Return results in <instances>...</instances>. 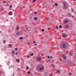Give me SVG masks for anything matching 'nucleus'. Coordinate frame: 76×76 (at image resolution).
Returning a JSON list of instances; mask_svg holds the SVG:
<instances>
[{
	"label": "nucleus",
	"instance_id": "nucleus-42",
	"mask_svg": "<svg viewBox=\"0 0 76 76\" xmlns=\"http://www.w3.org/2000/svg\"><path fill=\"white\" fill-rule=\"evenodd\" d=\"M14 75H15V74L14 73V74H13V75H12V76H14Z\"/></svg>",
	"mask_w": 76,
	"mask_h": 76
},
{
	"label": "nucleus",
	"instance_id": "nucleus-34",
	"mask_svg": "<svg viewBox=\"0 0 76 76\" xmlns=\"http://www.w3.org/2000/svg\"><path fill=\"white\" fill-rule=\"evenodd\" d=\"M46 19H47V20H48V18L47 17H46Z\"/></svg>",
	"mask_w": 76,
	"mask_h": 76
},
{
	"label": "nucleus",
	"instance_id": "nucleus-29",
	"mask_svg": "<svg viewBox=\"0 0 76 76\" xmlns=\"http://www.w3.org/2000/svg\"><path fill=\"white\" fill-rule=\"evenodd\" d=\"M42 32H44V29H42Z\"/></svg>",
	"mask_w": 76,
	"mask_h": 76
},
{
	"label": "nucleus",
	"instance_id": "nucleus-28",
	"mask_svg": "<svg viewBox=\"0 0 76 76\" xmlns=\"http://www.w3.org/2000/svg\"><path fill=\"white\" fill-rule=\"evenodd\" d=\"M5 42H6V41H5V40H4L3 43H4V44L5 43Z\"/></svg>",
	"mask_w": 76,
	"mask_h": 76
},
{
	"label": "nucleus",
	"instance_id": "nucleus-40",
	"mask_svg": "<svg viewBox=\"0 0 76 76\" xmlns=\"http://www.w3.org/2000/svg\"><path fill=\"white\" fill-rule=\"evenodd\" d=\"M72 74H71V72L70 73V76H71Z\"/></svg>",
	"mask_w": 76,
	"mask_h": 76
},
{
	"label": "nucleus",
	"instance_id": "nucleus-43",
	"mask_svg": "<svg viewBox=\"0 0 76 76\" xmlns=\"http://www.w3.org/2000/svg\"><path fill=\"white\" fill-rule=\"evenodd\" d=\"M6 3V1H4V3Z\"/></svg>",
	"mask_w": 76,
	"mask_h": 76
},
{
	"label": "nucleus",
	"instance_id": "nucleus-23",
	"mask_svg": "<svg viewBox=\"0 0 76 76\" xmlns=\"http://www.w3.org/2000/svg\"><path fill=\"white\" fill-rule=\"evenodd\" d=\"M26 69L27 70L29 69V67H28V66L26 68Z\"/></svg>",
	"mask_w": 76,
	"mask_h": 76
},
{
	"label": "nucleus",
	"instance_id": "nucleus-21",
	"mask_svg": "<svg viewBox=\"0 0 76 76\" xmlns=\"http://www.w3.org/2000/svg\"><path fill=\"white\" fill-rule=\"evenodd\" d=\"M34 55V53H32L31 54H30V56H33Z\"/></svg>",
	"mask_w": 76,
	"mask_h": 76
},
{
	"label": "nucleus",
	"instance_id": "nucleus-30",
	"mask_svg": "<svg viewBox=\"0 0 76 76\" xmlns=\"http://www.w3.org/2000/svg\"><path fill=\"white\" fill-rule=\"evenodd\" d=\"M55 5L56 6H57V4L56 3V4H55Z\"/></svg>",
	"mask_w": 76,
	"mask_h": 76
},
{
	"label": "nucleus",
	"instance_id": "nucleus-5",
	"mask_svg": "<svg viewBox=\"0 0 76 76\" xmlns=\"http://www.w3.org/2000/svg\"><path fill=\"white\" fill-rule=\"evenodd\" d=\"M62 37L65 38V37H66V35L65 34H62Z\"/></svg>",
	"mask_w": 76,
	"mask_h": 76
},
{
	"label": "nucleus",
	"instance_id": "nucleus-51",
	"mask_svg": "<svg viewBox=\"0 0 76 76\" xmlns=\"http://www.w3.org/2000/svg\"><path fill=\"white\" fill-rule=\"evenodd\" d=\"M53 62L54 61V60H53Z\"/></svg>",
	"mask_w": 76,
	"mask_h": 76
},
{
	"label": "nucleus",
	"instance_id": "nucleus-56",
	"mask_svg": "<svg viewBox=\"0 0 76 76\" xmlns=\"http://www.w3.org/2000/svg\"><path fill=\"white\" fill-rule=\"evenodd\" d=\"M28 45H30L29 44H28Z\"/></svg>",
	"mask_w": 76,
	"mask_h": 76
},
{
	"label": "nucleus",
	"instance_id": "nucleus-45",
	"mask_svg": "<svg viewBox=\"0 0 76 76\" xmlns=\"http://www.w3.org/2000/svg\"><path fill=\"white\" fill-rule=\"evenodd\" d=\"M60 60L61 61V58H60Z\"/></svg>",
	"mask_w": 76,
	"mask_h": 76
},
{
	"label": "nucleus",
	"instance_id": "nucleus-59",
	"mask_svg": "<svg viewBox=\"0 0 76 76\" xmlns=\"http://www.w3.org/2000/svg\"><path fill=\"white\" fill-rule=\"evenodd\" d=\"M49 61H50V60H49Z\"/></svg>",
	"mask_w": 76,
	"mask_h": 76
},
{
	"label": "nucleus",
	"instance_id": "nucleus-10",
	"mask_svg": "<svg viewBox=\"0 0 76 76\" xmlns=\"http://www.w3.org/2000/svg\"><path fill=\"white\" fill-rule=\"evenodd\" d=\"M67 15L68 16H71V14H70V13H68L67 14Z\"/></svg>",
	"mask_w": 76,
	"mask_h": 76
},
{
	"label": "nucleus",
	"instance_id": "nucleus-25",
	"mask_svg": "<svg viewBox=\"0 0 76 76\" xmlns=\"http://www.w3.org/2000/svg\"><path fill=\"white\" fill-rule=\"evenodd\" d=\"M58 26H56V29H58Z\"/></svg>",
	"mask_w": 76,
	"mask_h": 76
},
{
	"label": "nucleus",
	"instance_id": "nucleus-7",
	"mask_svg": "<svg viewBox=\"0 0 76 76\" xmlns=\"http://www.w3.org/2000/svg\"><path fill=\"white\" fill-rule=\"evenodd\" d=\"M65 28H69V25H66L65 26Z\"/></svg>",
	"mask_w": 76,
	"mask_h": 76
},
{
	"label": "nucleus",
	"instance_id": "nucleus-15",
	"mask_svg": "<svg viewBox=\"0 0 76 76\" xmlns=\"http://www.w3.org/2000/svg\"><path fill=\"white\" fill-rule=\"evenodd\" d=\"M27 74H28V75H29V74H30V73H31V72L29 71H28L27 72Z\"/></svg>",
	"mask_w": 76,
	"mask_h": 76
},
{
	"label": "nucleus",
	"instance_id": "nucleus-27",
	"mask_svg": "<svg viewBox=\"0 0 76 76\" xmlns=\"http://www.w3.org/2000/svg\"><path fill=\"white\" fill-rule=\"evenodd\" d=\"M15 51H17V50H18V48H15Z\"/></svg>",
	"mask_w": 76,
	"mask_h": 76
},
{
	"label": "nucleus",
	"instance_id": "nucleus-4",
	"mask_svg": "<svg viewBox=\"0 0 76 76\" xmlns=\"http://www.w3.org/2000/svg\"><path fill=\"white\" fill-rule=\"evenodd\" d=\"M43 69H44V66H42L40 68V70L41 71L43 70Z\"/></svg>",
	"mask_w": 76,
	"mask_h": 76
},
{
	"label": "nucleus",
	"instance_id": "nucleus-14",
	"mask_svg": "<svg viewBox=\"0 0 76 76\" xmlns=\"http://www.w3.org/2000/svg\"><path fill=\"white\" fill-rule=\"evenodd\" d=\"M52 66H53V69H54V67H55V66H54V64H52Z\"/></svg>",
	"mask_w": 76,
	"mask_h": 76
},
{
	"label": "nucleus",
	"instance_id": "nucleus-55",
	"mask_svg": "<svg viewBox=\"0 0 76 76\" xmlns=\"http://www.w3.org/2000/svg\"><path fill=\"white\" fill-rule=\"evenodd\" d=\"M72 18H74V16H73V17H72Z\"/></svg>",
	"mask_w": 76,
	"mask_h": 76
},
{
	"label": "nucleus",
	"instance_id": "nucleus-33",
	"mask_svg": "<svg viewBox=\"0 0 76 76\" xmlns=\"http://www.w3.org/2000/svg\"><path fill=\"white\" fill-rule=\"evenodd\" d=\"M48 58H50V56H48Z\"/></svg>",
	"mask_w": 76,
	"mask_h": 76
},
{
	"label": "nucleus",
	"instance_id": "nucleus-39",
	"mask_svg": "<svg viewBox=\"0 0 76 76\" xmlns=\"http://www.w3.org/2000/svg\"><path fill=\"white\" fill-rule=\"evenodd\" d=\"M36 42H35V41H34L33 42V43H36Z\"/></svg>",
	"mask_w": 76,
	"mask_h": 76
},
{
	"label": "nucleus",
	"instance_id": "nucleus-22",
	"mask_svg": "<svg viewBox=\"0 0 76 76\" xmlns=\"http://www.w3.org/2000/svg\"><path fill=\"white\" fill-rule=\"evenodd\" d=\"M9 15H12L11 12H10L9 13Z\"/></svg>",
	"mask_w": 76,
	"mask_h": 76
},
{
	"label": "nucleus",
	"instance_id": "nucleus-44",
	"mask_svg": "<svg viewBox=\"0 0 76 76\" xmlns=\"http://www.w3.org/2000/svg\"><path fill=\"white\" fill-rule=\"evenodd\" d=\"M7 5L8 6H9V4H7Z\"/></svg>",
	"mask_w": 76,
	"mask_h": 76
},
{
	"label": "nucleus",
	"instance_id": "nucleus-2",
	"mask_svg": "<svg viewBox=\"0 0 76 76\" xmlns=\"http://www.w3.org/2000/svg\"><path fill=\"white\" fill-rule=\"evenodd\" d=\"M68 22H69V20H66L64 21V23L65 24L66 23H68Z\"/></svg>",
	"mask_w": 76,
	"mask_h": 76
},
{
	"label": "nucleus",
	"instance_id": "nucleus-24",
	"mask_svg": "<svg viewBox=\"0 0 76 76\" xmlns=\"http://www.w3.org/2000/svg\"><path fill=\"white\" fill-rule=\"evenodd\" d=\"M56 71L57 72H58V73H60V70H57Z\"/></svg>",
	"mask_w": 76,
	"mask_h": 76
},
{
	"label": "nucleus",
	"instance_id": "nucleus-8",
	"mask_svg": "<svg viewBox=\"0 0 76 76\" xmlns=\"http://www.w3.org/2000/svg\"><path fill=\"white\" fill-rule=\"evenodd\" d=\"M62 56L63 57H64V59H66V56H65V55H62Z\"/></svg>",
	"mask_w": 76,
	"mask_h": 76
},
{
	"label": "nucleus",
	"instance_id": "nucleus-20",
	"mask_svg": "<svg viewBox=\"0 0 76 76\" xmlns=\"http://www.w3.org/2000/svg\"><path fill=\"white\" fill-rule=\"evenodd\" d=\"M20 39H23V37H21L20 38Z\"/></svg>",
	"mask_w": 76,
	"mask_h": 76
},
{
	"label": "nucleus",
	"instance_id": "nucleus-49",
	"mask_svg": "<svg viewBox=\"0 0 76 76\" xmlns=\"http://www.w3.org/2000/svg\"><path fill=\"white\" fill-rule=\"evenodd\" d=\"M42 56H44V55H43V54H42Z\"/></svg>",
	"mask_w": 76,
	"mask_h": 76
},
{
	"label": "nucleus",
	"instance_id": "nucleus-3",
	"mask_svg": "<svg viewBox=\"0 0 76 76\" xmlns=\"http://www.w3.org/2000/svg\"><path fill=\"white\" fill-rule=\"evenodd\" d=\"M37 60L38 61H41V57H39V58H37Z\"/></svg>",
	"mask_w": 76,
	"mask_h": 76
},
{
	"label": "nucleus",
	"instance_id": "nucleus-11",
	"mask_svg": "<svg viewBox=\"0 0 76 76\" xmlns=\"http://www.w3.org/2000/svg\"><path fill=\"white\" fill-rule=\"evenodd\" d=\"M16 61L17 62H19V61H20V60H19V59H17L16 60Z\"/></svg>",
	"mask_w": 76,
	"mask_h": 76
},
{
	"label": "nucleus",
	"instance_id": "nucleus-38",
	"mask_svg": "<svg viewBox=\"0 0 76 76\" xmlns=\"http://www.w3.org/2000/svg\"><path fill=\"white\" fill-rule=\"evenodd\" d=\"M16 55H18V53H16Z\"/></svg>",
	"mask_w": 76,
	"mask_h": 76
},
{
	"label": "nucleus",
	"instance_id": "nucleus-46",
	"mask_svg": "<svg viewBox=\"0 0 76 76\" xmlns=\"http://www.w3.org/2000/svg\"><path fill=\"white\" fill-rule=\"evenodd\" d=\"M52 76V75H49V76Z\"/></svg>",
	"mask_w": 76,
	"mask_h": 76
},
{
	"label": "nucleus",
	"instance_id": "nucleus-35",
	"mask_svg": "<svg viewBox=\"0 0 76 76\" xmlns=\"http://www.w3.org/2000/svg\"><path fill=\"white\" fill-rule=\"evenodd\" d=\"M50 58H53V56H50Z\"/></svg>",
	"mask_w": 76,
	"mask_h": 76
},
{
	"label": "nucleus",
	"instance_id": "nucleus-1",
	"mask_svg": "<svg viewBox=\"0 0 76 76\" xmlns=\"http://www.w3.org/2000/svg\"><path fill=\"white\" fill-rule=\"evenodd\" d=\"M62 46L64 48H66V45L65 44L63 43L62 44Z\"/></svg>",
	"mask_w": 76,
	"mask_h": 76
},
{
	"label": "nucleus",
	"instance_id": "nucleus-57",
	"mask_svg": "<svg viewBox=\"0 0 76 76\" xmlns=\"http://www.w3.org/2000/svg\"><path fill=\"white\" fill-rule=\"evenodd\" d=\"M50 29V28H48V29Z\"/></svg>",
	"mask_w": 76,
	"mask_h": 76
},
{
	"label": "nucleus",
	"instance_id": "nucleus-18",
	"mask_svg": "<svg viewBox=\"0 0 76 76\" xmlns=\"http://www.w3.org/2000/svg\"><path fill=\"white\" fill-rule=\"evenodd\" d=\"M59 27L60 28H62V26L61 25H60V26H59Z\"/></svg>",
	"mask_w": 76,
	"mask_h": 76
},
{
	"label": "nucleus",
	"instance_id": "nucleus-58",
	"mask_svg": "<svg viewBox=\"0 0 76 76\" xmlns=\"http://www.w3.org/2000/svg\"><path fill=\"white\" fill-rule=\"evenodd\" d=\"M19 70V69H18V70Z\"/></svg>",
	"mask_w": 76,
	"mask_h": 76
},
{
	"label": "nucleus",
	"instance_id": "nucleus-19",
	"mask_svg": "<svg viewBox=\"0 0 76 76\" xmlns=\"http://www.w3.org/2000/svg\"><path fill=\"white\" fill-rule=\"evenodd\" d=\"M27 30H28V31H30L31 30V28H28L27 29Z\"/></svg>",
	"mask_w": 76,
	"mask_h": 76
},
{
	"label": "nucleus",
	"instance_id": "nucleus-53",
	"mask_svg": "<svg viewBox=\"0 0 76 76\" xmlns=\"http://www.w3.org/2000/svg\"><path fill=\"white\" fill-rule=\"evenodd\" d=\"M59 21H60V20L59 19Z\"/></svg>",
	"mask_w": 76,
	"mask_h": 76
},
{
	"label": "nucleus",
	"instance_id": "nucleus-9",
	"mask_svg": "<svg viewBox=\"0 0 76 76\" xmlns=\"http://www.w3.org/2000/svg\"><path fill=\"white\" fill-rule=\"evenodd\" d=\"M12 54H15V51L14 50H12Z\"/></svg>",
	"mask_w": 76,
	"mask_h": 76
},
{
	"label": "nucleus",
	"instance_id": "nucleus-37",
	"mask_svg": "<svg viewBox=\"0 0 76 76\" xmlns=\"http://www.w3.org/2000/svg\"><path fill=\"white\" fill-rule=\"evenodd\" d=\"M34 13L35 14H37V12H34Z\"/></svg>",
	"mask_w": 76,
	"mask_h": 76
},
{
	"label": "nucleus",
	"instance_id": "nucleus-52",
	"mask_svg": "<svg viewBox=\"0 0 76 76\" xmlns=\"http://www.w3.org/2000/svg\"><path fill=\"white\" fill-rule=\"evenodd\" d=\"M75 0H74V1H75Z\"/></svg>",
	"mask_w": 76,
	"mask_h": 76
},
{
	"label": "nucleus",
	"instance_id": "nucleus-26",
	"mask_svg": "<svg viewBox=\"0 0 76 76\" xmlns=\"http://www.w3.org/2000/svg\"><path fill=\"white\" fill-rule=\"evenodd\" d=\"M12 44H10L9 45V47H11V46H12Z\"/></svg>",
	"mask_w": 76,
	"mask_h": 76
},
{
	"label": "nucleus",
	"instance_id": "nucleus-6",
	"mask_svg": "<svg viewBox=\"0 0 76 76\" xmlns=\"http://www.w3.org/2000/svg\"><path fill=\"white\" fill-rule=\"evenodd\" d=\"M34 20H38V18L37 17H35L34 18Z\"/></svg>",
	"mask_w": 76,
	"mask_h": 76
},
{
	"label": "nucleus",
	"instance_id": "nucleus-41",
	"mask_svg": "<svg viewBox=\"0 0 76 76\" xmlns=\"http://www.w3.org/2000/svg\"><path fill=\"white\" fill-rule=\"evenodd\" d=\"M69 53V51H66V53Z\"/></svg>",
	"mask_w": 76,
	"mask_h": 76
},
{
	"label": "nucleus",
	"instance_id": "nucleus-54",
	"mask_svg": "<svg viewBox=\"0 0 76 76\" xmlns=\"http://www.w3.org/2000/svg\"><path fill=\"white\" fill-rule=\"evenodd\" d=\"M23 8L25 7V6H23Z\"/></svg>",
	"mask_w": 76,
	"mask_h": 76
},
{
	"label": "nucleus",
	"instance_id": "nucleus-16",
	"mask_svg": "<svg viewBox=\"0 0 76 76\" xmlns=\"http://www.w3.org/2000/svg\"><path fill=\"white\" fill-rule=\"evenodd\" d=\"M1 74H3V72L1 71H0V75H1Z\"/></svg>",
	"mask_w": 76,
	"mask_h": 76
},
{
	"label": "nucleus",
	"instance_id": "nucleus-48",
	"mask_svg": "<svg viewBox=\"0 0 76 76\" xmlns=\"http://www.w3.org/2000/svg\"><path fill=\"white\" fill-rule=\"evenodd\" d=\"M35 45L36 46V45H37V44H36Z\"/></svg>",
	"mask_w": 76,
	"mask_h": 76
},
{
	"label": "nucleus",
	"instance_id": "nucleus-12",
	"mask_svg": "<svg viewBox=\"0 0 76 76\" xmlns=\"http://www.w3.org/2000/svg\"><path fill=\"white\" fill-rule=\"evenodd\" d=\"M16 34L17 35H20V33L17 32Z\"/></svg>",
	"mask_w": 76,
	"mask_h": 76
},
{
	"label": "nucleus",
	"instance_id": "nucleus-47",
	"mask_svg": "<svg viewBox=\"0 0 76 76\" xmlns=\"http://www.w3.org/2000/svg\"><path fill=\"white\" fill-rule=\"evenodd\" d=\"M71 10H72V12H73V9Z\"/></svg>",
	"mask_w": 76,
	"mask_h": 76
},
{
	"label": "nucleus",
	"instance_id": "nucleus-31",
	"mask_svg": "<svg viewBox=\"0 0 76 76\" xmlns=\"http://www.w3.org/2000/svg\"><path fill=\"white\" fill-rule=\"evenodd\" d=\"M17 30H19V27H17Z\"/></svg>",
	"mask_w": 76,
	"mask_h": 76
},
{
	"label": "nucleus",
	"instance_id": "nucleus-13",
	"mask_svg": "<svg viewBox=\"0 0 76 76\" xmlns=\"http://www.w3.org/2000/svg\"><path fill=\"white\" fill-rule=\"evenodd\" d=\"M12 7L13 6L12 5H11L9 6L10 8H12Z\"/></svg>",
	"mask_w": 76,
	"mask_h": 76
},
{
	"label": "nucleus",
	"instance_id": "nucleus-50",
	"mask_svg": "<svg viewBox=\"0 0 76 76\" xmlns=\"http://www.w3.org/2000/svg\"><path fill=\"white\" fill-rule=\"evenodd\" d=\"M29 42H28V44H29Z\"/></svg>",
	"mask_w": 76,
	"mask_h": 76
},
{
	"label": "nucleus",
	"instance_id": "nucleus-32",
	"mask_svg": "<svg viewBox=\"0 0 76 76\" xmlns=\"http://www.w3.org/2000/svg\"><path fill=\"white\" fill-rule=\"evenodd\" d=\"M35 1H36V0H34V1H33V3H34Z\"/></svg>",
	"mask_w": 76,
	"mask_h": 76
},
{
	"label": "nucleus",
	"instance_id": "nucleus-17",
	"mask_svg": "<svg viewBox=\"0 0 76 76\" xmlns=\"http://www.w3.org/2000/svg\"><path fill=\"white\" fill-rule=\"evenodd\" d=\"M64 8H65L66 7V4L65 3H64Z\"/></svg>",
	"mask_w": 76,
	"mask_h": 76
},
{
	"label": "nucleus",
	"instance_id": "nucleus-36",
	"mask_svg": "<svg viewBox=\"0 0 76 76\" xmlns=\"http://www.w3.org/2000/svg\"><path fill=\"white\" fill-rule=\"evenodd\" d=\"M27 57H30V56H29V55L27 56Z\"/></svg>",
	"mask_w": 76,
	"mask_h": 76
}]
</instances>
